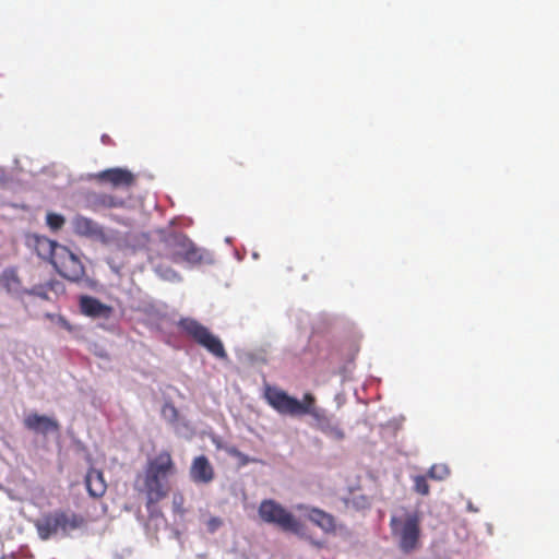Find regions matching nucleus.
<instances>
[{
	"instance_id": "1",
	"label": "nucleus",
	"mask_w": 559,
	"mask_h": 559,
	"mask_svg": "<svg viewBox=\"0 0 559 559\" xmlns=\"http://www.w3.org/2000/svg\"><path fill=\"white\" fill-rule=\"evenodd\" d=\"M176 473V465L169 451H160L150 459L143 475L135 480V489L145 496V507L150 516L157 514L156 504L170 491L168 477Z\"/></svg>"
},
{
	"instance_id": "2",
	"label": "nucleus",
	"mask_w": 559,
	"mask_h": 559,
	"mask_svg": "<svg viewBox=\"0 0 559 559\" xmlns=\"http://www.w3.org/2000/svg\"><path fill=\"white\" fill-rule=\"evenodd\" d=\"M392 536L403 552H412L420 545V513L406 507L396 508L390 519Z\"/></svg>"
},
{
	"instance_id": "3",
	"label": "nucleus",
	"mask_w": 559,
	"mask_h": 559,
	"mask_svg": "<svg viewBox=\"0 0 559 559\" xmlns=\"http://www.w3.org/2000/svg\"><path fill=\"white\" fill-rule=\"evenodd\" d=\"M264 396L269 405L278 414L292 417L305 415L317 416L316 397L311 393L304 394L301 401L288 395L276 386H266Z\"/></svg>"
},
{
	"instance_id": "4",
	"label": "nucleus",
	"mask_w": 559,
	"mask_h": 559,
	"mask_svg": "<svg viewBox=\"0 0 559 559\" xmlns=\"http://www.w3.org/2000/svg\"><path fill=\"white\" fill-rule=\"evenodd\" d=\"M158 255L176 264L182 262L195 264L202 260L194 243L181 233L166 235L159 243Z\"/></svg>"
},
{
	"instance_id": "5",
	"label": "nucleus",
	"mask_w": 559,
	"mask_h": 559,
	"mask_svg": "<svg viewBox=\"0 0 559 559\" xmlns=\"http://www.w3.org/2000/svg\"><path fill=\"white\" fill-rule=\"evenodd\" d=\"M258 514L262 522L276 526L283 532L298 534L302 530V525L296 516L276 500H262L258 508Z\"/></svg>"
},
{
	"instance_id": "6",
	"label": "nucleus",
	"mask_w": 559,
	"mask_h": 559,
	"mask_svg": "<svg viewBox=\"0 0 559 559\" xmlns=\"http://www.w3.org/2000/svg\"><path fill=\"white\" fill-rule=\"evenodd\" d=\"M178 328L213 356L221 359L227 357V353L222 341L212 334L210 330L199 321L192 318H182L178 322Z\"/></svg>"
},
{
	"instance_id": "7",
	"label": "nucleus",
	"mask_w": 559,
	"mask_h": 559,
	"mask_svg": "<svg viewBox=\"0 0 559 559\" xmlns=\"http://www.w3.org/2000/svg\"><path fill=\"white\" fill-rule=\"evenodd\" d=\"M68 523L69 519L66 512L53 511L43 514L35 521L34 525L40 539L47 540L60 532H66Z\"/></svg>"
},
{
	"instance_id": "8",
	"label": "nucleus",
	"mask_w": 559,
	"mask_h": 559,
	"mask_svg": "<svg viewBox=\"0 0 559 559\" xmlns=\"http://www.w3.org/2000/svg\"><path fill=\"white\" fill-rule=\"evenodd\" d=\"M130 198H122L115 193L92 191L86 194V207L98 213L105 210L124 209Z\"/></svg>"
},
{
	"instance_id": "9",
	"label": "nucleus",
	"mask_w": 559,
	"mask_h": 559,
	"mask_svg": "<svg viewBox=\"0 0 559 559\" xmlns=\"http://www.w3.org/2000/svg\"><path fill=\"white\" fill-rule=\"evenodd\" d=\"M74 231L83 237L107 245L111 238L105 228L92 218L78 215L73 221Z\"/></svg>"
},
{
	"instance_id": "10",
	"label": "nucleus",
	"mask_w": 559,
	"mask_h": 559,
	"mask_svg": "<svg viewBox=\"0 0 559 559\" xmlns=\"http://www.w3.org/2000/svg\"><path fill=\"white\" fill-rule=\"evenodd\" d=\"M99 181L107 182L114 188H130L135 182V176L124 168H109L97 175Z\"/></svg>"
},
{
	"instance_id": "11",
	"label": "nucleus",
	"mask_w": 559,
	"mask_h": 559,
	"mask_svg": "<svg viewBox=\"0 0 559 559\" xmlns=\"http://www.w3.org/2000/svg\"><path fill=\"white\" fill-rule=\"evenodd\" d=\"M297 509L299 511H305L307 519L311 523L323 530L325 533H332L335 531V518L332 514L319 508L308 507L304 504L297 506Z\"/></svg>"
},
{
	"instance_id": "12",
	"label": "nucleus",
	"mask_w": 559,
	"mask_h": 559,
	"mask_svg": "<svg viewBox=\"0 0 559 559\" xmlns=\"http://www.w3.org/2000/svg\"><path fill=\"white\" fill-rule=\"evenodd\" d=\"M29 242L34 247L38 257L48 260L56 269L59 267L58 261L56 259V249L59 248L57 242L50 240L45 236L34 235L29 238ZM62 250H67L66 247H60Z\"/></svg>"
},
{
	"instance_id": "13",
	"label": "nucleus",
	"mask_w": 559,
	"mask_h": 559,
	"mask_svg": "<svg viewBox=\"0 0 559 559\" xmlns=\"http://www.w3.org/2000/svg\"><path fill=\"white\" fill-rule=\"evenodd\" d=\"M214 468L205 455H199L193 459L190 467V477L195 484H209L214 479Z\"/></svg>"
},
{
	"instance_id": "14",
	"label": "nucleus",
	"mask_w": 559,
	"mask_h": 559,
	"mask_svg": "<svg viewBox=\"0 0 559 559\" xmlns=\"http://www.w3.org/2000/svg\"><path fill=\"white\" fill-rule=\"evenodd\" d=\"M23 424L28 430L41 435L57 431L59 428V425L55 419L36 413L28 414L24 418Z\"/></svg>"
},
{
	"instance_id": "15",
	"label": "nucleus",
	"mask_w": 559,
	"mask_h": 559,
	"mask_svg": "<svg viewBox=\"0 0 559 559\" xmlns=\"http://www.w3.org/2000/svg\"><path fill=\"white\" fill-rule=\"evenodd\" d=\"M81 312L91 318L108 319L112 313V308L100 302L97 298L82 296L80 299Z\"/></svg>"
},
{
	"instance_id": "16",
	"label": "nucleus",
	"mask_w": 559,
	"mask_h": 559,
	"mask_svg": "<svg viewBox=\"0 0 559 559\" xmlns=\"http://www.w3.org/2000/svg\"><path fill=\"white\" fill-rule=\"evenodd\" d=\"M85 485L90 496L94 498L103 497L107 489L103 472L95 468L88 469L85 476Z\"/></svg>"
},
{
	"instance_id": "17",
	"label": "nucleus",
	"mask_w": 559,
	"mask_h": 559,
	"mask_svg": "<svg viewBox=\"0 0 559 559\" xmlns=\"http://www.w3.org/2000/svg\"><path fill=\"white\" fill-rule=\"evenodd\" d=\"M320 429L323 433L334 440H342L345 437L344 431L336 425H331L330 423L320 425Z\"/></svg>"
},
{
	"instance_id": "18",
	"label": "nucleus",
	"mask_w": 559,
	"mask_h": 559,
	"mask_svg": "<svg viewBox=\"0 0 559 559\" xmlns=\"http://www.w3.org/2000/svg\"><path fill=\"white\" fill-rule=\"evenodd\" d=\"M449 474V468L447 467V465L443 464H435L428 471L429 477L438 480L444 479Z\"/></svg>"
},
{
	"instance_id": "19",
	"label": "nucleus",
	"mask_w": 559,
	"mask_h": 559,
	"mask_svg": "<svg viewBox=\"0 0 559 559\" xmlns=\"http://www.w3.org/2000/svg\"><path fill=\"white\" fill-rule=\"evenodd\" d=\"M46 223H47L48 227L52 231H56V230L60 229L64 225L66 219L60 214L48 213L47 216H46Z\"/></svg>"
},
{
	"instance_id": "20",
	"label": "nucleus",
	"mask_w": 559,
	"mask_h": 559,
	"mask_svg": "<svg viewBox=\"0 0 559 559\" xmlns=\"http://www.w3.org/2000/svg\"><path fill=\"white\" fill-rule=\"evenodd\" d=\"M414 489L417 493L426 496L429 493V485L425 476L418 475L414 478Z\"/></svg>"
},
{
	"instance_id": "21",
	"label": "nucleus",
	"mask_w": 559,
	"mask_h": 559,
	"mask_svg": "<svg viewBox=\"0 0 559 559\" xmlns=\"http://www.w3.org/2000/svg\"><path fill=\"white\" fill-rule=\"evenodd\" d=\"M155 271L158 275H160L163 278H165L167 281H179L180 280L179 274L175 270L169 269V267L164 269L160 264H156Z\"/></svg>"
},
{
	"instance_id": "22",
	"label": "nucleus",
	"mask_w": 559,
	"mask_h": 559,
	"mask_svg": "<svg viewBox=\"0 0 559 559\" xmlns=\"http://www.w3.org/2000/svg\"><path fill=\"white\" fill-rule=\"evenodd\" d=\"M222 525V520L218 518H211L207 521V530L210 532H215Z\"/></svg>"
},
{
	"instance_id": "23",
	"label": "nucleus",
	"mask_w": 559,
	"mask_h": 559,
	"mask_svg": "<svg viewBox=\"0 0 559 559\" xmlns=\"http://www.w3.org/2000/svg\"><path fill=\"white\" fill-rule=\"evenodd\" d=\"M31 293H32V294H34V295H37V296H39V297H41V298H44V299L47 297V296H46V293L41 292V289H40V288H38V289H33Z\"/></svg>"
},
{
	"instance_id": "24",
	"label": "nucleus",
	"mask_w": 559,
	"mask_h": 559,
	"mask_svg": "<svg viewBox=\"0 0 559 559\" xmlns=\"http://www.w3.org/2000/svg\"><path fill=\"white\" fill-rule=\"evenodd\" d=\"M80 524H81V521H79L76 516L72 515V522H71L72 528L78 527Z\"/></svg>"
},
{
	"instance_id": "25",
	"label": "nucleus",
	"mask_w": 559,
	"mask_h": 559,
	"mask_svg": "<svg viewBox=\"0 0 559 559\" xmlns=\"http://www.w3.org/2000/svg\"><path fill=\"white\" fill-rule=\"evenodd\" d=\"M359 500H361V504H360L361 508H365V507L369 506V501H368V499L365 496H360Z\"/></svg>"
},
{
	"instance_id": "26",
	"label": "nucleus",
	"mask_w": 559,
	"mask_h": 559,
	"mask_svg": "<svg viewBox=\"0 0 559 559\" xmlns=\"http://www.w3.org/2000/svg\"><path fill=\"white\" fill-rule=\"evenodd\" d=\"M72 262L78 261L76 257L72 253L71 255Z\"/></svg>"
},
{
	"instance_id": "27",
	"label": "nucleus",
	"mask_w": 559,
	"mask_h": 559,
	"mask_svg": "<svg viewBox=\"0 0 559 559\" xmlns=\"http://www.w3.org/2000/svg\"><path fill=\"white\" fill-rule=\"evenodd\" d=\"M355 504H356L357 507H361V506H360V504H361V500H358V502H357V503H355Z\"/></svg>"
}]
</instances>
